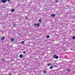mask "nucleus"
I'll use <instances>...</instances> for the list:
<instances>
[{
    "mask_svg": "<svg viewBox=\"0 0 75 75\" xmlns=\"http://www.w3.org/2000/svg\"><path fill=\"white\" fill-rule=\"evenodd\" d=\"M40 23H38L37 24L35 23L34 24V27H39L40 26Z\"/></svg>",
    "mask_w": 75,
    "mask_h": 75,
    "instance_id": "obj_1",
    "label": "nucleus"
},
{
    "mask_svg": "<svg viewBox=\"0 0 75 75\" xmlns=\"http://www.w3.org/2000/svg\"><path fill=\"white\" fill-rule=\"evenodd\" d=\"M53 58L54 59H58V56H57L56 54H54L53 56Z\"/></svg>",
    "mask_w": 75,
    "mask_h": 75,
    "instance_id": "obj_2",
    "label": "nucleus"
},
{
    "mask_svg": "<svg viewBox=\"0 0 75 75\" xmlns=\"http://www.w3.org/2000/svg\"><path fill=\"white\" fill-rule=\"evenodd\" d=\"M1 2H2L3 3H6V0H1Z\"/></svg>",
    "mask_w": 75,
    "mask_h": 75,
    "instance_id": "obj_3",
    "label": "nucleus"
},
{
    "mask_svg": "<svg viewBox=\"0 0 75 75\" xmlns=\"http://www.w3.org/2000/svg\"><path fill=\"white\" fill-rule=\"evenodd\" d=\"M5 38L4 36H2V38H1L0 40L1 41H3L4 40V39Z\"/></svg>",
    "mask_w": 75,
    "mask_h": 75,
    "instance_id": "obj_4",
    "label": "nucleus"
},
{
    "mask_svg": "<svg viewBox=\"0 0 75 75\" xmlns=\"http://www.w3.org/2000/svg\"><path fill=\"white\" fill-rule=\"evenodd\" d=\"M51 16L53 17H55V14H52L51 15Z\"/></svg>",
    "mask_w": 75,
    "mask_h": 75,
    "instance_id": "obj_5",
    "label": "nucleus"
},
{
    "mask_svg": "<svg viewBox=\"0 0 75 75\" xmlns=\"http://www.w3.org/2000/svg\"><path fill=\"white\" fill-rule=\"evenodd\" d=\"M19 57L20 58H23V55L22 54H20Z\"/></svg>",
    "mask_w": 75,
    "mask_h": 75,
    "instance_id": "obj_6",
    "label": "nucleus"
},
{
    "mask_svg": "<svg viewBox=\"0 0 75 75\" xmlns=\"http://www.w3.org/2000/svg\"><path fill=\"white\" fill-rule=\"evenodd\" d=\"M14 38H11V41H14Z\"/></svg>",
    "mask_w": 75,
    "mask_h": 75,
    "instance_id": "obj_7",
    "label": "nucleus"
},
{
    "mask_svg": "<svg viewBox=\"0 0 75 75\" xmlns=\"http://www.w3.org/2000/svg\"><path fill=\"white\" fill-rule=\"evenodd\" d=\"M21 43L22 44H24V41H22L21 42Z\"/></svg>",
    "mask_w": 75,
    "mask_h": 75,
    "instance_id": "obj_8",
    "label": "nucleus"
},
{
    "mask_svg": "<svg viewBox=\"0 0 75 75\" xmlns=\"http://www.w3.org/2000/svg\"><path fill=\"white\" fill-rule=\"evenodd\" d=\"M11 12H14V9H13L11 10Z\"/></svg>",
    "mask_w": 75,
    "mask_h": 75,
    "instance_id": "obj_9",
    "label": "nucleus"
},
{
    "mask_svg": "<svg viewBox=\"0 0 75 75\" xmlns=\"http://www.w3.org/2000/svg\"><path fill=\"white\" fill-rule=\"evenodd\" d=\"M58 1V0H55L54 1L55 3H57Z\"/></svg>",
    "mask_w": 75,
    "mask_h": 75,
    "instance_id": "obj_10",
    "label": "nucleus"
},
{
    "mask_svg": "<svg viewBox=\"0 0 75 75\" xmlns=\"http://www.w3.org/2000/svg\"><path fill=\"white\" fill-rule=\"evenodd\" d=\"M50 37L49 35H47L46 36V38H49Z\"/></svg>",
    "mask_w": 75,
    "mask_h": 75,
    "instance_id": "obj_11",
    "label": "nucleus"
},
{
    "mask_svg": "<svg viewBox=\"0 0 75 75\" xmlns=\"http://www.w3.org/2000/svg\"><path fill=\"white\" fill-rule=\"evenodd\" d=\"M54 68V67H53V66H51L50 67V69H52Z\"/></svg>",
    "mask_w": 75,
    "mask_h": 75,
    "instance_id": "obj_12",
    "label": "nucleus"
},
{
    "mask_svg": "<svg viewBox=\"0 0 75 75\" xmlns=\"http://www.w3.org/2000/svg\"><path fill=\"white\" fill-rule=\"evenodd\" d=\"M39 23H41V22H42L41 19H39Z\"/></svg>",
    "mask_w": 75,
    "mask_h": 75,
    "instance_id": "obj_13",
    "label": "nucleus"
},
{
    "mask_svg": "<svg viewBox=\"0 0 75 75\" xmlns=\"http://www.w3.org/2000/svg\"><path fill=\"white\" fill-rule=\"evenodd\" d=\"M47 65H48V66H50L51 65V64L50 63H48L47 64Z\"/></svg>",
    "mask_w": 75,
    "mask_h": 75,
    "instance_id": "obj_14",
    "label": "nucleus"
},
{
    "mask_svg": "<svg viewBox=\"0 0 75 75\" xmlns=\"http://www.w3.org/2000/svg\"><path fill=\"white\" fill-rule=\"evenodd\" d=\"M71 70L70 69H68L67 70V72H69Z\"/></svg>",
    "mask_w": 75,
    "mask_h": 75,
    "instance_id": "obj_15",
    "label": "nucleus"
},
{
    "mask_svg": "<svg viewBox=\"0 0 75 75\" xmlns=\"http://www.w3.org/2000/svg\"><path fill=\"white\" fill-rule=\"evenodd\" d=\"M72 38H73L74 40H75V36H73V37Z\"/></svg>",
    "mask_w": 75,
    "mask_h": 75,
    "instance_id": "obj_16",
    "label": "nucleus"
},
{
    "mask_svg": "<svg viewBox=\"0 0 75 75\" xmlns=\"http://www.w3.org/2000/svg\"><path fill=\"white\" fill-rule=\"evenodd\" d=\"M6 1H8L9 2V1H10V0H5Z\"/></svg>",
    "mask_w": 75,
    "mask_h": 75,
    "instance_id": "obj_17",
    "label": "nucleus"
},
{
    "mask_svg": "<svg viewBox=\"0 0 75 75\" xmlns=\"http://www.w3.org/2000/svg\"><path fill=\"white\" fill-rule=\"evenodd\" d=\"M44 74H46V71H44Z\"/></svg>",
    "mask_w": 75,
    "mask_h": 75,
    "instance_id": "obj_18",
    "label": "nucleus"
},
{
    "mask_svg": "<svg viewBox=\"0 0 75 75\" xmlns=\"http://www.w3.org/2000/svg\"><path fill=\"white\" fill-rule=\"evenodd\" d=\"M23 54H25V51H24L23 52Z\"/></svg>",
    "mask_w": 75,
    "mask_h": 75,
    "instance_id": "obj_19",
    "label": "nucleus"
},
{
    "mask_svg": "<svg viewBox=\"0 0 75 75\" xmlns=\"http://www.w3.org/2000/svg\"><path fill=\"white\" fill-rule=\"evenodd\" d=\"M2 60H3V61L4 62L5 61V60L4 59H2Z\"/></svg>",
    "mask_w": 75,
    "mask_h": 75,
    "instance_id": "obj_20",
    "label": "nucleus"
},
{
    "mask_svg": "<svg viewBox=\"0 0 75 75\" xmlns=\"http://www.w3.org/2000/svg\"><path fill=\"white\" fill-rule=\"evenodd\" d=\"M15 25H16V24H14L13 25V26H14V27L15 26Z\"/></svg>",
    "mask_w": 75,
    "mask_h": 75,
    "instance_id": "obj_21",
    "label": "nucleus"
},
{
    "mask_svg": "<svg viewBox=\"0 0 75 75\" xmlns=\"http://www.w3.org/2000/svg\"><path fill=\"white\" fill-rule=\"evenodd\" d=\"M9 75H12V74H9Z\"/></svg>",
    "mask_w": 75,
    "mask_h": 75,
    "instance_id": "obj_22",
    "label": "nucleus"
},
{
    "mask_svg": "<svg viewBox=\"0 0 75 75\" xmlns=\"http://www.w3.org/2000/svg\"><path fill=\"white\" fill-rule=\"evenodd\" d=\"M26 18V19H28V18Z\"/></svg>",
    "mask_w": 75,
    "mask_h": 75,
    "instance_id": "obj_23",
    "label": "nucleus"
},
{
    "mask_svg": "<svg viewBox=\"0 0 75 75\" xmlns=\"http://www.w3.org/2000/svg\"><path fill=\"white\" fill-rule=\"evenodd\" d=\"M18 35H20V34L19 33V34Z\"/></svg>",
    "mask_w": 75,
    "mask_h": 75,
    "instance_id": "obj_24",
    "label": "nucleus"
}]
</instances>
